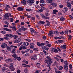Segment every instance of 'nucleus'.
<instances>
[{"instance_id":"f257e3e1","label":"nucleus","mask_w":73,"mask_h":73,"mask_svg":"<svg viewBox=\"0 0 73 73\" xmlns=\"http://www.w3.org/2000/svg\"><path fill=\"white\" fill-rule=\"evenodd\" d=\"M46 58H47L49 62L47 64L46 66L47 67H49V66L51 65V63H50V61H52V59L50 58V57L48 56H47L46 57Z\"/></svg>"},{"instance_id":"f03ea898","label":"nucleus","mask_w":73,"mask_h":73,"mask_svg":"<svg viewBox=\"0 0 73 73\" xmlns=\"http://www.w3.org/2000/svg\"><path fill=\"white\" fill-rule=\"evenodd\" d=\"M9 16L8 15V13L5 14V16L4 17L3 20H6V19H7V20H9Z\"/></svg>"},{"instance_id":"7ed1b4c3","label":"nucleus","mask_w":73,"mask_h":73,"mask_svg":"<svg viewBox=\"0 0 73 73\" xmlns=\"http://www.w3.org/2000/svg\"><path fill=\"white\" fill-rule=\"evenodd\" d=\"M27 1L29 3H30V5H32V4H31V3H35V0H29Z\"/></svg>"},{"instance_id":"20e7f679","label":"nucleus","mask_w":73,"mask_h":73,"mask_svg":"<svg viewBox=\"0 0 73 73\" xmlns=\"http://www.w3.org/2000/svg\"><path fill=\"white\" fill-rule=\"evenodd\" d=\"M67 6L68 7L69 9H71V8H72V6H71V4L70 2H67Z\"/></svg>"},{"instance_id":"39448f33","label":"nucleus","mask_w":73,"mask_h":73,"mask_svg":"<svg viewBox=\"0 0 73 73\" xmlns=\"http://www.w3.org/2000/svg\"><path fill=\"white\" fill-rule=\"evenodd\" d=\"M23 45L24 46H28L29 45V43L27 42H25L23 43Z\"/></svg>"},{"instance_id":"423d86ee","label":"nucleus","mask_w":73,"mask_h":73,"mask_svg":"<svg viewBox=\"0 0 73 73\" xmlns=\"http://www.w3.org/2000/svg\"><path fill=\"white\" fill-rule=\"evenodd\" d=\"M21 41V39L20 38H18L16 40L14 41L15 42V43H19V42H20Z\"/></svg>"},{"instance_id":"0eeeda50","label":"nucleus","mask_w":73,"mask_h":73,"mask_svg":"<svg viewBox=\"0 0 73 73\" xmlns=\"http://www.w3.org/2000/svg\"><path fill=\"white\" fill-rule=\"evenodd\" d=\"M37 45L38 46H42V45H45L44 43H41L40 44V43L39 42H37Z\"/></svg>"},{"instance_id":"6e6552de","label":"nucleus","mask_w":73,"mask_h":73,"mask_svg":"<svg viewBox=\"0 0 73 73\" xmlns=\"http://www.w3.org/2000/svg\"><path fill=\"white\" fill-rule=\"evenodd\" d=\"M64 68L65 70H68V66L66 65H64Z\"/></svg>"},{"instance_id":"1a4fd4ad","label":"nucleus","mask_w":73,"mask_h":73,"mask_svg":"<svg viewBox=\"0 0 73 73\" xmlns=\"http://www.w3.org/2000/svg\"><path fill=\"white\" fill-rule=\"evenodd\" d=\"M36 66L37 68H40V62H38L36 63Z\"/></svg>"},{"instance_id":"9d476101","label":"nucleus","mask_w":73,"mask_h":73,"mask_svg":"<svg viewBox=\"0 0 73 73\" xmlns=\"http://www.w3.org/2000/svg\"><path fill=\"white\" fill-rule=\"evenodd\" d=\"M60 48H61L63 49H66V45L64 44L63 46H61Z\"/></svg>"},{"instance_id":"9b49d317","label":"nucleus","mask_w":73,"mask_h":73,"mask_svg":"<svg viewBox=\"0 0 73 73\" xmlns=\"http://www.w3.org/2000/svg\"><path fill=\"white\" fill-rule=\"evenodd\" d=\"M27 2L25 0H23L21 2V4L23 5H26L27 4Z\"/></svg>"},{"instance_id":"f8f14e48","label":"nucleus","mask_w":73,"mask_h":73,"mask_svg":"<svg viewBox=\"0 0 73 73\" xmlns=\"http://www.w3.org/2000/svg\"><path fill=\"white\" fill-rule=\"evenodd\" d=\"M17 10L19 11H23L24 10V9L22 7H19L17 8Z\"/></svg>"},{"instance_id":"ddd939ff","label":"nucleus","mask_w":73,"mask_h":73,"mask_svg":"<svg viewBox=\"0 0 73 73\" xmlns=\"http://www.w3.org/2000/svg\"><path fill=\"white\" fill-rule=\"evenodd\" d=\"M58 12V11L55 9L53 10V12L52 13L53 14H54V15H57V13H56V12Z\"/></svg>"},{"instance_id":"4468645a","label":"nucleus","mask_w":73,"mask_h":73,"mask_svg":"<svg viewBox=\"0 0 73 73\" xmlns=\"http://www.w3.org/2000/svg\"><path fill=\"white\" fill-rule=\"evenodd\" d=\"M3 45L1 46V47L3 48H5V46H7V44H6L3 43L2 44Z\"/></svg>"},{"instance_id":"2eb2a0df","label":"nucleus","mask_w":73,"mask_h":73,"mask_svg":"<svg viewBox=\"0 0 73 73\" xmlns=\"http://www.w3.org/2000/svg\"><path fill=\"white\" fill-rule=\"evenodd\" d=\"M13 55H12V57H14V58H15H15H17V55H16V53H14L13 54Z\"/></svg>"},{"instance_id":"dca6fc26","label":"nucleus","mask_w":73,"mask_h":73,"mask_svg":"<svg viewBox=\"0 0 73 73\" xmlns=\"http://www.w3.org/2000/svg\"><path fill=\"white\" fill-rule=\"evenodd\" d=\"M51 5L54 7H57V4L56 3L53 2L51 3Z\"/></svg>"},{"instance_id":"f3484780","label":"nucleus","mask_w":73,"mask_h":73,"mask_svg":"<svg viewBox=\"0 0 73 73\" xmlns=\"http://www.w3.org/2000/svg\"><path fill=\"white\" fill-rule=\"evenodd\" d=\"M4 30L5 31H8L9 32H11V30L9 29H8L7 28H5L4 29Z\"/></svg>"},{"instance_id":"a211bd4d","label":"nucleus","mask_w":73,"mask_h":73,"mask_svg":"<svg viewBox=\"0 0 73 73\" xmlns=\"http://www.w3.org/2000/svg\"><path fill=\"white\" fill-rule=\"evenodd\" d=\"M10 68L11 71H14L15 70V67L13 66L10 67Z\"/></svg>"},{"instance_id":"6ab92c4d","label":"nucleus","mask_w":73,"mask_h":73,"mask_svg":"<svg viewBox=\"0 0 73 73\" xmlns=\"http://www.w3.org/2000/svg\"><path fill=\"white\" fill-rule=\"evenodd\" d=\"M7 49L8 51H11V48L7 46Z\"/></svg>"},{"instance_id":"aec40b11","label":"nucleus","mask_w":73,"mask_h":73,"mask_svg":"<svg viewBox=\"0 0 73 73\" xmlns=\"http://www.w3.org/2000/svg\"><path fill=\"white\" fill-rule=\"evenodd\" d=\"M24 72L25 73H27L28 72V70H27V68H25L24 69Z\"/></svg>"},{"instance_id":"412c9836","label":"nucleus","mask_w":73,"mask_h":73,"mask_svg":"<svg viewBox=\"0 0 73 73\" xmlns=\"http://www.w3.org/2000/svg\"><path fill=\"white\" fill-rule=\"evenodd\" d=\"M60 21H64V20H65V19L64 17H61L60 18Z\"/></svg>"},{"instance_id":"4be33fe9","label":"nucleus","mask_w":73,"mask_h":73,"mask_svg":"<svg viewBox=\"0 0 73 73\" xmlns=\"http://www.w3.org/2000/svg\"><path fill=\"white\" fill-rule=\"evenodd\" d=\"M16 59H17V60H18V61H21V58L18 57L17 56V58H15V60H16Z\"/></svg>"},{"instance_id":"5701e85b","label":"nucleus","mask_w":73,"mask_h":73,"mask_svg":"<svg viewBox=\"0 0 73 73\" xmlns=\"http://www.w3.org/2000/svg\"><path fill=\"white\" fill-rule=\"evenodd\" d=\"M63 9H64L65 11H68V8L66 7H64Z\"/></svg>"},{"instance_id":"b1692460","label":"nucleus","mask_w":73,"mask_h":73,"mask_svg":"<svg viewBox=\"0 0 73 73\" xmlns=\"http://www.w3.org/2000/svg\"><path fill=\"white\" fill-rule=\"evenodd\" d=\"M15 50H15V48L13 49L11 51L12 53H16L15 52Z\"/></svg>"},{"instance_id":"393cba45","label":"nucleus","mask_w":73,"mask_h":73,"mask_svg":"<svg viewBox=\"0 0 73 73\" xmlns=\"http://www.w3.org/2000/svg\"><path fill=\"white\" fill-rule=\"evenodd\" d=\"M14 36L12 34H9V37H13Z\"/></svg>"},{"instance_id":"a878e982","label":"nucleus","mask_w":73,"mask_h":73,"mask_svg":"<svg viewBox=\"0 0 73 73\" xmlns=\"http://www.w3.org/2000/svg\"><path fill=\"white\" fill-rule=\"evenodd\" d=\"M64 63L65 65H68V62H67L66 60L64 62Z\"/></svg>"},{"instance_id":"bb28decb","label":"nucleus","mask_w":73,"mask_h":73,"mask_svg":"<svg viewBox=\"0 0 73 73\" xmlns=\"http://www.w3.org/2000/svg\"><path fill=\"white\" fill-rule=\"evenodd\" d=\"M7 70V68L5 67H3L2 68V71H5Z\"/></svg>"},{"instance_id":"cd10ccee","label":"nucleus","mask_w":73,"mask_h":73,"mask_svg":"<svg viewBox=\"0 0 73 73\" xmlns=\"http://www.w3.org/2000/svg\"><path fill=\"white\" fill-rule=\"evenodd\" d=\"M52 1L53 0H48L47 1V2L48 3H51Z\"/></svg>"},{"instance_id":"c85d7f7f","label":"nucleus","mask_w":73,"mask_h":73,"mask_svg":"<svg viewBox=\"0 0 73 73\" xmlns=\"http://www.w3.org/2000/svg\"><path fill=\"white\" fill-rule=\"evenodd\" d=\"M45 5H46V4H40V7H44V6H45Z\"/></svg>"},{"instance_id":"c756f323","label":"nucleus","mask_w":73,"mask_h":73,"mask_svg":"<svg viewBox=\"0 0 73 73\" xmlns=\"http://www.w3.org/2000/svg\"><path fill=\"white\" fill-rule=\"evenodd\" d=\"M11 59H8L5 60L6 62H9V61H11Z\"/></svg>"},{"instance_id":"7c9ffc66","label":"nucleus","mask_w":73,"mask_h":73,"mask_svg":"<svg viewBox=\"0 0 73 73\" xmlns=\"http://www.w3.org/2000/svg\"><path fill=\"white\" fill-rule=\"evenodd\" d=\"M50 33H51V34H52V35H54V34L55 33V32L54 31H50Z\"/></svg>"},{"instance_id":"2f4dec72","label":"nucleus","mask_w":73,"mask_h":73,"mask_svg":"<svg viewBox=\"0 0 73 73\" xmlns=\"http://www.w3.org/2000/svg\"><path fill=\"white\" fill-rule=\"evenodd\" d=\"M43 52H44V54H45L46 55H47V54H48V52H46V51L44 50H43Z\"/></svg>"},{"instance_id":"473e14b6","label":"nucleus","mask_w":73,"mask_h":73,"mask_svg":"<svg viewBox=\"0 0 73 73\" xmlns=\"http://www.w3.org/2000/svg\"><path fill=\"white\" fill-rule=\"evenodd\" d=\"M11 28H12V29H13V31H16V28H15V27H11Z\"/></svg>"},{"instance_id":"72a5a7b5","label":"nucleus","mask_w":73,"mask_h":73,"mask_svg":"<svg viewBox=\"0 0 73 73\" xmlns=\"http://www.w3.org/2000/svg\"><path fill=\"white\" fill-rule=\"evenodd\" d=\"M26 11H28V12H31V11H32V10L31 9H26Z\"/></svg>"},{"instance_id":"f704fd0d","label":"nucleus","mask_w":73,"mask_h":73,"mask_svg":"<svg viewBox=\"0 0 73 73\" xmlns=\"http://www.w3.org/2000/svg\"><path fill=\"white\" fill-rule=\"evenodd\" d=\"M27 29V28H22V31H26Z\"/></svg>"},{"instance_id":"c9c22d12","label":"nucleus","mask_w":73,"mask_h":73,"mask_svg":"<svg viewBox=\"0 0 73 73\" xmlns=\"http://www.w3.org/2000/svg\"><path fill=\"white\" fill-rule=\"evenodd\" d=\"M40 72V70H38L36 71L35 72V73H38Z\"/></svg>"},{"instance_id":"e433bc0d","label":"nucleus","mask_w":73,"mask_h":73,"mask_svg":"<svg viewBox=\"0 0 73 73\" xmlns=\"http://www.w3.org/2000/svg\"><path fill=\"white\" fill-rule=\"evenodd\" d=\"M39 22L40 23V24H45V22L44 21H39Z\"/></svg>"},{"instance_id":"4c0bfd02","label":"nucleus","mask_w":73,"mask_h":73,"mask_svg":"<svg viewBox=\"0 0 73 73\" xmlns=\"http://www.w3.org/2000/svg\"><path fill=\"white\" fill-rule=\"evenodd\" d=\"M59 70H62V69H63V67H62V66H60L59 67Z\"/></svg>"},{"instance_id":"58836bf2","label":"nucleus","mask_w":73,"mask_h":73,"mask_svg":"<svg viewBox=\"0 0 73 73\" xmlns=\"http://www.w3.org/2000/svg\"><path fill=\"white\" fill-rule=\"evenodd\" d=\"M48 8L49 9H53V7L50 5L48 6Z\"/></svg>"},{"instance_id":"ea45409f","label":"nucleus","mask_w":73,"mask_h":73,"mask_svg":"<svg viewBox=\"0 0 73 73\" xmlns=\"http://www.w3.org/2000/svg\"><path fill=\"white\" fill-rule=\"evenodd\" d=\"M16 32L17 34V35H21V34L19 32V31H16Z\"/></svg>"},{"instance_id":"a19ab883","label":"nucleus","mask_w":73,"mask_h":73,"mask_svg":"<svg viewBox=\"0 0 73 73\" xmlns=\"http://www.w3.org/2000/svg\"><path fill=\"white\" fill-rule=\"evenodd\" d=\"M31 33H33L34 32V30H33V28H31Z\"/></svg>"},{"instance_id":"79ce46f5","label":"nucleus","mask_w":73,"mask_h":73,"mask_svg":"<svg viewBox=\"0 0 73 73\" xmlns=\"http://www.w3.org/2000/svg\"><path fill=\"white\" fill-rule=\"evenodd\" d=\"M45 25L46 26H49L50 25V23L48 22V23H47V24Z\"/></svg>"},{"instance_id":"37998d69","label":"nucleus","mask_w":73,"mask_h":73,"mask_svg":"<svg viewBox=\"0 0 73 73\" xmlns=\"http://www.w3.org/2000/svg\"><path fill=\"white\" fill-rule=\"evenodd\" d=\"M40 3H45V1L44 0H40Z\"/></svg>"},{"instance_id":"c03bdc74","label":"nucleus","mask_w":73,"mask_h":73,"mask_svg":"<svg viewBox=\"0 0 73 73\" xmlns=\"http://www.w3.org/2000/svg\"><path fill=\"white\" fill-rule=\"evenodd\" d=\"M59 7L60 8H62L64 7V5H59Z\"/></svg>"},{"instance_id":"a18cd8bd","label":"nucleus","mask_w":73,"mask_h":73,"mask_svg":"<svg viewBox=\"0 0 73 73\" xmlns=\"http://www.w3.org/2000/svg\"><path fill=\"white\" fill-rule=\"evenodd\" d=\"M44 19H47L48 20V19H49V17L45 16L44 18Z\"/></svg>"},{"instance_id":"49530a36","label":"nucleus","mask_w":73,"mask_h":73,"mask_svg":"<svg viewBox=\"0 0 73 73\" xmlns=\"http://www.w3.org/2000/svg\"><path fill=\"white\" fill-rule=\"evenodd\" d=\"M25 40L26 41H28V42H31V40L29 39H25Z\"/></svg>"},{"instance_id":"de8ad7c7","label":"nucleus","mask_w":73,"mask_h":73,"mask_svg":"<svg viewBox=\"0 0 73 73\" xmlns=\"http://www.w3.org/2000/svg\"><path fill=\"white\" fill-rule=\"evenodd\" d=\"M69 68H70V69H72V64H70L69 66Z\"/></svg>"},{"instance_id":"09e8293b","label":"nucleus","mask_w":73,"mask_h":73,"mask_svg":"<svg viewBox=\"0 0 73 73\" xmlns=\"http://www.w3.org/2000/svg\"><path fill=\"white\" fill-rule=\"evenodd\" d=\"M64 33L65 34H68V33H69V31L66 30V31Z\"/></svg>"},{"instance_id":"8fccbe9b","label":"nucleus","mask_w":73,"mask_h":73,"mask_svg":"<svg viewBox=\"0 0 73 73\" xmlns=\"http://www.w3.org/2000/svg\"><path fill=\"white\" fill-rule=\"evenodd\" d=\"M23 49V45H21L20 46V48H19V50H22Z\"/></svg>"},{"instance_id":"3c124183","label":"nucleus","mask_w":73,"mask_h":73,"mask_svg":"<svg viewBox=\"0 0 73 73\" xmlns=\"http://www.w3.org/2000/svg\"><path fill=\"white\" fill-rule=\"evenodd\" d=\"M54 52H55V53H57L58 52V50H57V49H54Z\"/></svg>"},{"instance_id":"603ef678","label":"nucleus","mask_w":73,"mask_h":73,"mask_svg":"<svg viewBox=\"0 0 73 73\" xmlns=\"http://www.w3.org/2000/svg\"><path fill=\"white\" fill-rule=\"evenodd\" d=\"M40 15L42 17V18H43V19H44V17H45V16L44 15V14H41Z\"/></svg>"},{"instance_id":"864d4df0","label":"nucleus","mask_w":73,"mask_h":73,"mask_svg":"<svg viewBox=\"0 0 73 73\" xmlns=\"http://www.w3.org/2000/svg\"><path fill=\"white\" fill-rule=\"evenodd\" d=\"M46 46H48V47H50V46H51V44H46Z\"/></svg>"},{"instance_id":"5fc2aeb1","label":"nucleus","mask_w":73,"mask_h":73,"mask_svg":"<svg viewBox=\"0 0 73 73\" xmlns=\"http://www.w3.org/2000/svg\"><path fill=\"white\" fill-rule=\"evenodd\" d=\"M45 50H49V48L47 46H46L45 47Z\"/></svg>"},{"instance_id":"6e6d98bb","label":"nucleus","mask_w":73,"mask_h":73,"mask_svg":"<svg viewBox=\"0 0 73 73\" xmlns=\"http://www.w3.org/2000/svg\"><path fill=\"white\" fill-rule=\"evenodd\" d=\"M10 21L11 22H13V19L12 18H10Z\"/></svg>"},{"instance_id":"4d7b16f0","label":"nucleus","mask_w":73,"mask_h":73,"mask_svg":"<svg viewBox=\"0 0 73 73\" xmlns=\"http://www.w3.org/2000/svg\"><path fill=\"white\" fill-rule=\"evenodd\" d=\"M54 59L56 60V61H59V59H58V58H57V57H54Z\"/></svg>"},{"instance_id":"13d9d810","label":"nucleus","mask_w":73,"mask_h":73,"mask_svg":"<svg viewBox=\"0 0 73 73\" xmlns=\"http://www.w3.org/2000/svg\"><path fill=\"white\" fill-rule=\"evenodd\" d=\"M53 34L50 33V32L49 34H48V35H49V36H50V37H53Z\"/></svg>"},{"instance_id":"bf43d9fd","label":"nucleus","mask_w":73,"mask_h":73,"mask_svg":"<svg viewBox=\"0 0 73 73\" xmlns=\"http://www.w3.org/2000/svg\"><path fill=\"white\" fill-rule=\"evenodd\" d=\"M45 46L44 45H42V49H44L45 48Z\"/></svg>"},{"instance_id":"052dcab7","label":"nucleus","mask_w":73,"mask_h":73,"mask_svg":"<svg viewBox=\"0 0 73 73\" xmlns=\"http://www.w3.org/2000/svg\"><path fill=\"white\" fill-rule=\"evenodd\" d=\"M57 48L58 51H59V52H61V50H60V48H59L58 47H57Z\"/></svg>"},{"instance_id":"680f3d73","label":"nucleus","mask_w":73,"mask_h":73,"mask_svg":"<svg viewBox=\"0 0 73 73\" xmlns=\"http://www.w3.org/2000/svg\"><path fill=\"white\" fill-rule=\"evenodd\" d=\"M54 48H52L51 49V52H54Z\"/></svg>"},{"instance_id":"e2e57ef3","label":"nucleus","mask_w":73,"mask_h":73,"mask_svg":"<svg viewBox=\"0 0 73 73\" xmlns=\"http://www.w3.org/2000/svg\"><path fill=\"white\" fill-rule=\"evenodd\" d=\"M33 50H35V51L36 50L37 51L38 50V49L37 48H35L33 49Z\"/></svg>"},{"instance_id":"0e129e2a","label":"nucleus","mask_w":73,"mask_h":73,"mask_svg":"<svg viewBox=\"0 0 73 73\" xmlns=\"http://www.w3.org/2000/svg\"><path fill=\"white\" fill-rule=\"evenodd\" d=\"M71 38H72V36L71 35H69V37L68 38V39L70 40H71Z\"/></svg>"},{"instance_id":"69168bd1","label":"nucleus","mask_w":73,"mask_h":73,"mask_svg":"<svg viewBox=\"0 0 73 73\" xmlns=\"http://www.w3.org/2000/svg\"><path fill=\"white\" fill-rule=\"evenodd\" d=\"M17 73H20V72H21V71L19 69H18L17 70Z\"/></svg>"},{"instance_id":"338daca9","label":"nucleus","mask_w":73,"mask_h":73,"mask_svg":"<svg viewBox=\"0 0 73 73\" xmlns=\"http://www.w3.org/2000/svg\"><path fill=\"white\" fill-rule=\"evenodd\" d=\"M31 19L32 20H33L34 21H35V17H32Z\"/></svg>"},{"instance_id":"774afa93","label":"nucleus","mask_w":73,"mask_h":73,"mask_svg":"<svg viewBox=\"0 0 73 73\" xmlns=\"http://www.w3.org/2000/svg\"><path fill=\"white\" fill-rule=\"evenodd\" d=\"M60 38L61 40V38H63V39H64V37L62 36H60Z\"/></svg>"}]
</instances>
